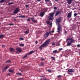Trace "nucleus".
I'll use <instances>...</instances> for the list:
<instances>
[{
	"label": "nucleus",
	"instance_id": "nucleus-1",
	"mask_svg": "<svg viewBox=\"0 0 80 80\" xmlns=\"http://www.w3.org/2000/svg\"><path fill=\"white\" fill-rule=\"evenodd\" d=\"M66 42L67 43V46H70L72 43H74L75 41L74 39L72 38H68L66 40Z\"/></svg>",
	"mask_w": 80,
	"mask_h": 80
},
{
	"label": "nucleus",
	"instance_id": "nucleus-2",
	"mask_svg": "<svg viewBox=\"0 0 80 80\" xmlns=\"http://www.w3.org/2000/svg\"><path fill=\"white\" fill-rule=\"evenodd\" d=\"M75 72V69L72 68L68 69V74L70 75H73V73H72Z\"/></svg>",
	"mask_w": 80,
	"mask_h": 80
},
{
	"label": "nucleus",
	"instance_id": "nucleus-3",
	"mask_svg": "<svg viewBox=\"0 0 80 80\" xmlns=\"http://www.w3.org/2000/svg\"><path fill=\"white\" fill-rule=\"evenodd\" d=\"M54 14H55L54 12H51L50 14L49 19L50 20H53V15H54Z\"/></svg>",
	"mask_w": 80,
	"mask_h": 80
},
{
	"label": "nucleus",
	"instance_id": "nucleus-4",
	"mask_svg": "<svg viewBox=\"0 0 80 80\" xmlns=\"http://www.w3.org/2000/svg\"><path fill=\"white\" fill-rule=\"evenodd\" d=\"M50 42V39H48L44 43H43L46 46V47L48 46V45L49 44Z\"/></svg>",
	"mask_w": 80,
	"mask_h": 80
},
{
	"label": "nucleus",
	"instance_id": "nucleus-5",
	"mask_svg": "<svg viewBox=\"0 0 80 80\" xmlns=\"http://www.w3.org/2000/svg\"><path fill=\"white\" fill-rule=\"evenodd\" d=\"M62 25H61L59 24L58 26V27L57 29V30H58V31H57V32L58 33H59L60 32V31H61V30H62Z\"/></svg>",
	"mask_w": 80,
	"mask_h": 80
},
{
	"label": "nucleus",
	"instance_id": "nucleus-6",
	"mask_svg": "<svg viewBox=\"0 0 80 80\" xmlns=\"http://www.w3.org/2000/svg\"><path fill=\"white\" fill-rule=\"evenodd\" d=\"M19 12H20V9L19 8H18L15 9L13 12V13H17Z\"/></svg>",
	"mask_w": 80,
	"mask_h": 80
},
{
	"label": "nucleus",
	"instance_id": "nucleus-7",
	"mask_svg": "<svg viewBox=\"0 0 80 80\" xmlns=\"http://www.w3.org/2000/svg\"><path fill=\"white\" fill-rule=\"evenodd\" d=\"M62 9H60L59 11H58L56 12V14L55 15V16L56 17V16H58L59 15V14H60L61 13H62Z\"/></svg>",
	"mask_w": 80,
	"mask_h": 80
},
{
	"label": "nucleus",
	"instance_id": "nucleus-8",
	"mask_svg": "<svg viewBox=\"0 0 80 80\" xmlns=\"http://www.w3.org/2000/svg\"><path fill=\"white\" fill-rule=\"evenodd\" d=\"M46 47L45 45H44V44L43 43L41 45L39 48L40 50H42V47Z\"/></svg>",
	"mask_w": 80,
	"mask_h": 80
},
{
	"label": "nucleus",
	"instance_id": "nucleus-9",
	"mask_svg": "<svg viewBox=\"0 0 80 80\" xmlns=\"http://www.w3.org/2000/svg\"><path fill=\"white\" fill-rule=\"evenodd\" d=\"M16 51L18 52H22V49L18 47L16 48Z\"/></svg>",
	"mask_w": 80,
	"mask_h": 80
},
{
	"label": "nucleus",
	"instance_id": "nucleus-10",
	"mask_svg": "<svg viewBox=\"0 0 80 80\" xmlns=\"http://www.w3.org/2000/svg\"><path fill=\"white\" fill-rule=\"evenodd\" d=\"M45 12H41L40 14V17H43V16H44V15H45Z\"/></svg>",
	"mask_w": 80,
	"mask_h": 80
},
{
	"label": "nucleus",
	"instance_id": "nucleus-11",
	"mask_svg": "<svg viewBox=\"0 0 80 80\" xmlns=\"http://www.w3.org/2000/svg\"><path fill=\"white\" fill-rule=\"evenodd\" d=\"M8 68H9V66H8L5 67L2 70V72H5L6 70Z\"/></svg>",
	"mask_w": 80,
	"mask_h": 80
},
{
	"label": "nucleus",
	"instance_id": "nucleus-12",
	"mask_svg": "<svg viewBox=\"0 0 80 80\" xmlns=\"http://www.w3.org/2000/svg\"><path fill=\"white\" fill-rule=\"evenodd\" d=\"M31 18L32 19L31 20L33 23H37V20H34L33 18Z\"/></svg>",
	"mask_w": 80,
	"mask_h": 80
},
{
	"label": "nucleus",
	"instance_id": "nucleus-13",
	"mask_svg": "<svg viewBox=\"0 0 80 80\" xmlns=\"http://www.w3.org/2000/svg\"><path fill=\"white\" fill-rule=\"evenodd\" d=\"M67 17L69 18L72 17V13L69 12L68 13V15L67 16Z\"/></svg>",
	"mask_w": 80,
	"mask_h": 80
},
{
	"label": "nucleus",
	"instance_id": "nucleus-14",
	"mask_svg": "<svg viewBox=\"0 0 80 80\" xmlns=\"http://www.w3.org/2000/svg\"><path fill=\"white\" fill-rule=\"evenodd\" d=\"M57 78L58 80H61L62 79V76L59 75L57 77Z\"/></svg>",
	"mask_w": 80,
	"mask_h": 80
},
{
	"label": "nucleus",
	"instance_id": "nucleus-15",
	"mask_svg": "<svg viewBox=\"0 0 80 80\" xmlns=\"http://www.w3.org/2000/svg\"><path fill=\"white\" fill-rule=\"evenodd\" d=\"M48 35H49V33L48 32H47L44 35L45 37H48Z\"/></svg>",
	"mask_w": 80,
	"mask_h": 80
},
{
	"label": "nucleus",
	"instance_id": "nucleus-16",
	"mask_svg": "<svg viewBox=\"0 0 80 80\" xmlns=\"http://www.w3.org/2000/svg\"><path fill=\"white\" fill-rule=\"evenodd\" d=\"M60 19H57L56 20V23H58V24L60 23Z\"/></svg>",
	"mask_w": 80,
	"mask_h": 80
},
{
	"label": "nucleus",
	"instance_id": "nucleus-17",
	"mask_svg": "<svg viewBox=\"0 0 80 80\" xmlns=\"http://www.w3.org/2000/svg\"><path fill=\"white\" fill-rule=\"evenodd\" d=\"M5 37V35L3 34L0 35V39H2V38H3Z\"/></svg>",
	"mask_w": 80,
	"mask_h": 80
},
{
	"label": "nucleus",
	"instance_id": "nucleus-18",
	"mask_svg": "<svg viewBox=\"0 0 80 80\" xmlns=\"http://www.w3.org/2000/svg\"><path fill=\"white\" fill-rule=\"evenodd\" d=\"M72 0H68V4H71L72 3Z\"/></svg>",
	"mask_w": 80,
	"mask_h": 80
},
{
	"label": "nucleus",
	"instance_id": "nucleus-19",
	"mask_svg": "<svg viewBox=\"0 0 80 80\" xmlns=\"http://www.w3.org/2000/svg\"><path fill=\"white\" fill-rule=\"evenodd\" d=\"M44 65V63L43 62H41L40 64H39V66H41L42 67V66H43Z\"/></svg>",
	"mask_w": 80,
	"mask_h": 80
},
{
	"label": "nucleus",
	"instance_id": "nucleus-20",
	"mask_svg": "<svg viewBox=\"0 0 80 80\" xmlns=\"http://www.w3.org/2000/svg\"><path fill=\"white\" fill-rule=\"evenodd\" d=\"M48 2V6H52V2H51L49 1Z\"/></svg>",
	"mask_w": 80,
	"mask_h": 80
},
{
	"label": "nucleus",
	"instance_id": "nucleus-21",
	"mask_svg": "<svg viewBox=\"0 0 80 80\" xmlns=\"http://www.w3.org/2000/svg\"><path fill=\"white\" fill-rule=\"evenodd\" d=\"M8 72H11V73H13L14 71H13V70H11V69H9L8 70Z\"/></svg>",
	"mask_w": 80,
	"mask_h": 80
},
{
	"label": "nucleus",
	"instance_id": "nucleus-22",
	"mask_svg": "<svg viewBox=\"0 0 80 80\" xmlns=\"http://www.w3.org/2000/svg\"><path fill=\"white\" fill-rule=\"evenodd\" d=\"M18 17L19 18H25L26 17L25 16L21 15V16H19Z\"/></svg>",
	"mask_w": 80,
	"mask_h": 80
},
{
	"label": "nucleus",
	"instance_id": "nucleus-23",
	"mask_svg": "<svg viewBox=\"0 0 80 80\" xmlns=\"http://www.w3.org/2000/svg\"><path fill=\"white\" fill-rule=\"evenodd\" d=\"M41 80H49V79L46 78H42L40 79Z\"/></svg>",
	"mask_w": 80,
	"mask_h": 80
},
{
	"label": "nucleus",
	"instance_id": "nucleus-24",
	"mask_svg": "<svg viewBox=\"0 0 80 80\" xmlns=\"http://www.w3.org/2000/svg\"><path fill=\"white\" fill-rule=\"evenodd\" d=\"M24 33H25L26 34H28L29 33V30H28L26 31H25L24 32Z\"/></svg>",
	"mask_w": 80,
	"mask_h": 80
},
{
	"label": "nucleus",
	"instance_id": "nucleus-25",
	"mask_svg": "<svg viewBox=\"0 0 80 80\" xmlns=\"http://www.w3.org/2000/svg\"><path fill=\"white\" fill-rule=\"evenodd\" d=\"M16 75H18L19 76V77H20V76H21L22 75V73H16Z\"/></svg>",
	"mask_w": 80,
	"mask_h": 80
},
{
	"label": "nucleus",
	"instance_id": "nucleus-26",
	"mask_svg": "<svg viewBox=\"0 0 80 80\" xmlns=\"http://www.w3.org/2000/svg\"><path fill=\"white\" fill-rule=\"evenodd\" d=\"M33 52H35V51H32L29 52V55H30V54H32V53H33Z\"/></svg>",
	"mask_w": 80,
	"mask_h": 80
},
{
	"label": "nucleus",
	"instance_id": "nucleus-27",
	"mask_svg": "<svg viewBox=\"0 0 80 80\" xmlns=\"http://www.w3.org/2000/svg\"><path fill=\"white\" fill-rule=\"evenodd\" d=\"M10 51L13 52V51H14V49H13V48H10Z\"/></svg>",
	"mask_w": 80,
	"mask_h": 80
},
{
	"label": "nucleus",
	"instance_id": "nucleus-28",
	"mask_svg": "<svg viewBox=\"0 0 80 80\" xmlns=\"http://www.w3.org/2000/svg\"><path fill=\"white\" fill-rule=\"evenodd\" d=\"M11 61L10 60H8L7 61L5 62V63H10Z\"/></svg>",
	"mask_w": 80,
	"mask_h": 80
},
{
	"label": "nucleus",
	"instance_id": "nucleus-29",
	"mask_svg": "<svg viewBox=\"0 0 80 80\" xmlns=\"http://www.w3.org/2000/svg\"><path fill=\"white\" fill-rule=\"evenodd\" d=\"M13 3H14L13 2L9 3L8 4V5L9 6V5H10L13 4Z\"/></svg>",
	"mask_w": 80,
	"mask_h": 80
},
{
	"label": "nucleus",
	"instance_id": "nucleus-30",
	"mask_svg": "<svg viewBox=\"0 0 80 80\" xmlns=\"http://www.w3.org/2000/svg\"><path fill=\"white\" fill-rule=\"evenodd\" d=\"M5 0H1L0 1V3H3V2L5 1Z\"/></svg>",
	"mask_w": 80,
	"mask_h": 80
},
{
	"label": "nucleus",
	"instance_id": "nucleus-31",
	"mask_svg": "<svg viewBox=\"0 0 80 80\" xmlns=\"http://www.w3.org/2000/svg\"><path fill=\"white\" fill-rule=\"evenodd\" d=\"M19 46H20V47H24V44H19Z\"/></svg>",
	"mask_w": 80,
	"mask_h": 80
},
{
	"label": "nucleus",
	"instance_id": "nucleus-32",
	"mask_svg": "<svg viewBox=\"0 0 80 80\" xmlns=\"http://www.w3.org/2000/svg\"><path fill=\"white\" fill-rule=\"evenodd\" d=\"M27 55H28V54H27V55H25L22 58H27Z\"/></svg>",
	"mask_w": 80,
	"mask_h": 80
},
{
	"label": "nucleus",
	"instance_id": "nucleus-33",
	"mask_svg": "<svg viewBox=\"0 0 80 80\" xmlns=\"http://www.w3.org/2000/svg\"><path fill=\"white\" fill-rule=\"evenodd\" d=\"M58 52L57 50H55L53 51V53H57Z\"/></svg>",
	"mask_w": 80,
	"mask_h": 80
},
{
	"label": "nucleus",
	"instance_id": "nucleus-34",
	"mask_svg": "<svg viewBox=\"0 0 80 80\" xmlns=\"http://www.w3.org/2000/svg\"><path fill=\"white\" fill-rule=\"evenodd\" d=\"M51 58H52V60H55V57H51Z\"/></svg>",
	"mask_w": 80,
	"mask_h": 80
},
{
	"label": "nucleus",
	"instance_id": "nucleus-35",
	"mask_svg": "<svg viewBox=\"0 0 80 80\" xmlns=\"http://www.w3.org/2000/svg\"><path fill=\"white\" fill-rule=\"evenodd\" d=\"M56 45H57V46H60V44L58 42L56 44Z\"/></svg>",
	"mask_w": 80,
	"mask_h": 80
},
{
	"label": "nucleus",
	"instance_id": "nucleus-36",
	"mask_svg": "<svg viewBox=\"0 0 80 80\" xmlns=\"http://www.w3.org/2000/svg\"><path fill=\"white\" fill-rule=\"evenodd\" d=\"M52 45L53 46H54V45H55V43L53 42L52 43Z\"/></svg>",
	"mask_w": 80,
	"mask_h": 80
},
{
	"label": "nucleus",
	"instance_id": "nucleus-37",
	"mask_svg": "<svg viewBox=\"0 0 80 80\" xmlns=\"http://www.w3.org/2000/svg\"><path fill=\"white\" fill-rule=\"evenodd\" d=\"M47 71L49 72H52V70H51V69H48L47 70Z\"/></svg>",
	"mask_w": 80,
	"mask_h": 80
},
{
	"label": "nucleus",
	"instance_id": "nucleus-38",
	"mask_svg": "<svg viewBox=\"0 0 80 80\" xmlns=\"http://www.w3.org/2000/svg\"><path fill=\"white\" fill-rule=\"evenodd\" d=\"M50 33H54V30H52V31L49 32V33L50 34Z\"/></svg>",
	"mask_w": 80,
	"mask_h": 80
},
{
	"label": "nucleus",
	"instance_id": "nucleus-39",
	"mask_svg": "<svg viewBox=\"0 0 80 80\" xmlns=\"http://www.w3.org/2000/svg\"><path fill=\"white\" fill-rule=\"evenodd\" d=\"M20 39L21 40H24V39H23V38H20Z\"/></svg>",
	"mask_w": 80,
	"mask_h": 80
},
{
	"label": "nucleus",
	"instance_id": "nucleus-40",
	"mask_svg": "<svg viewBox=\"0 0 80 80\" xmlns=\"http://www.w3.org/2000/svg\"><path fill=\"white\" fill-rule=\"evenodd\" d=\"M77 13H75L74 14V17H76L77 16Z\"/></svg>",
	"mask_w": 80,
	"mask_h": 80
},
{
	"label": "nucleus",
	"instance_id": "nucleus-41",
	"mask_svg": "<svg viewBox=\"0 0 80 80\" xmlns=\"http://www.w3.org/2000/svg\"><path fill=\"white\" fill-rule=\"evenodd\" d=\"M27 20L28 22H30V18H28L27 19Z\"/></svg>",
	"mask_w": 80,
	"mask_h": 80
},
{
	"label": "nucleus",
	"instance_id": "nucleus-42",
	"mask_svg": "<svg viewBox=\"0 0 80 80\" xmlns=\"http://www.w3.org/2000/svg\"><path fill=\"white\" fill-rule=\"evenodd\" d=\"M77 47L80 48V44H78L77 45Z\"/></svg>",
	"mask_w": 80,
	"mask_h": 80
},
{
	"label": "nucleus",
	"instance_id": "nucleus-43",
	"mask_svg": "<svg viewBox=\"0 0 80 80\" xmlns=\"http://www.w3.org/2000/svg\"><path fill=\"white\" fill-rule=\"evenodd\" d=\"M54 9H55V10H57V7H54Z\"/></svg>",
	"mask_w": 80,
	"mask_h": 80
},
{
	"label": "nucleus",
	"instance_id": "nucleus-44",
	"mask_svg": "<svg viewBox=\"0 0 80 80\" xmlns=\"http://www.w3.org/2000/svg\"><path fill=\"white\" fill-rule=\"evenodd\" d=\"M63 50V48H59V51H61V50Z\"/></svg>",
	"mask_w": 80,
	"mask_h": 80
},
{
	"label": "nucleus",
	"instance_id": "nucleus-45",
	"mask_svg": "<svg viewBox=\"0 0 80 80\" xmlns=\"http://www.w3.org/2000/svg\"><path fill=\"white\" fill-rule=\"evenodd\" d=\"M45 2H50V0H45Z\"/></svg>",
	"mask_w": 80,
	"mask_h": 80
},
{
	"label": "nucleus",
	"instance_id": "nucleus-46",
	"mask_svg": "<svg viewBox=\"0 0 80 80\" xmlns=\"http://www.w3.org/2000/svg\"><path fill=\"white\" fill-rule=\"evenodd\" d=\"M49 23H50V21H47V24H49Z\"/></svg>",
	"mask_w": 80,
	"mask_h": 80
},
{
	"label": "nucleus",
	"instance_id": "nucleus-47",
	"mask_svg": "<svg viewBox=\"0 0 80 80\" xmlns=\"http://www.w3.org/2000/svg\"><path fill=\"white\" fill-rule=\"evenodd\" d=\"M14 24L11 23L9 24V25H14Z\"/></svg>",
	"mask_w": 80,
	"mask_h": 80
},
{
	"label": "nucleus",
	"instance_id": "nucleus-48",
	"mask_svg": "<svg viewBox=\"0 0 80 80\" xmlns=\"http://www.w3.org/2000/svg\"><path fill=\"white\" fill-rule=\"evenodd\" d=\"M25 5L26 7V8H27L28 7V5L26 4Z\"/></svg>",
	"mask_w": 80,
	"mask_h": 80
},
{
	"label": "nucleus",
	"instance_id": "nucleus-49",
	"mask_svg": "<svg viewBox=\"0 0 80 80\" xmlns=\"http://www.w3.org/2000/svg\"><path fill=\"white\" fill-rule=\"evenodd\" d=\"M35 43H36V45H37V43H38V41H36L35 42Z\"/></svg>",
	"mask_w": 80,
	"mask_h": 80
},
{
	"label": "nucleus",
	"instance_id": "nucleus-50",
	"mask_svg": "<svg viewBox=\"0 0 80 80\" xmlns=\"http://www.w3.org/2000/svg\"><path fill=\"white\" fill-rule=\"evenodd\" d=\"M10 75H11V74L10 73H8L7 74V75H8V76H10Z\"/></svg>",
	"mask_w": 80,
	"mask_h": 80
},
{
	"label": "nucleus",
	"instance_id": "nucleus-51",
	"mask_svg": "<svg viewBox=\"0 0 80 80\" xmlns=\"http://www.w3.org/2000/svg\"><path fill=\"white\" fill-rule=\"evenodd\" d=\"M19 70L20 71H21V72H23V70H21L20 69H19Z\"/></svg>",
	"mask_w": 80,
	"mask_h": 80
},
{
	"label": "nucleus",
	"instance_id": "nucleus-52",
	"mask_svg": "<svg viewBox=\"0 0 80 80\" xmlns=\"http://www.w3.org/2000/svg\"><path fill=\"white\" fill-rule=\"evenodd\" d=\"M41 0H37V1H38V2H40V1H41Z\"/></svg>",
	"mask_w": 80,
	"mask_h": 80
},
{
	"label": "nucleus",
	"instance_id": "nucleus-53",
	"mask_svg": "<svg viewBox=\"0 0 80 80\" xmlns=\"http://www.w3.org/2000/svg\"><path fill=\"white\" fill-rule=\"evenodd\" d=\"M2 47H5V45H2Z\"/></svg>",
	"mask_w": 80,
	"mask_h": 80
},
{
	"label": "nucleus",
	"instance_id": "nucleus-54",
	"mask_svg": "<svg viewBox=\"0 0 80 80\" xmlns=\"http://www.w3.org/2000/svg\"><path fill=\"white\" fill-rule=\"evenodd\" d=\"M42 60H44V59L43 58H42L41 59Z\"/></svg>",
	"mask_w": 80,
	"mask_h": 80
},
{
	"label": "nucleus",
	"instance_id": "nucleus-55",
	"mask_svg": "<svg viewBox=\"0 0 80 80\" xmlns=\"http://www.w3.org/2000/svg\"><path fill=\"white\" fill-rule=\"evenodd\" d=\"M65 33H66V34H67V31H65Z\"/></svg>",
	"mask_w": 80,
	"mask_h": 80
},
{
	"label": "nucleus",
	"instance_id": "nucleus-56",
	"mask_svg": "<svg viewBox=\"0 0 80 80\" xmlns=\"http://www.w3.org/2000/svg\"><path fill=\"white\" fill-rule=\"evenodd\" d=\"M14 20L15 21H17V19H14Z\"/></svg>",
	"mask_w": 80,
	"mask_h": 80
},
{
	"label": "nucleus",
	"instance_id": "nucleus-57",
	"mask_svg": "<svg viewBox=\"0 0 80 80\" xmlns=\"http://www.w3.org/2000/svg\"><path fill=\"white\" fill-rule=\"evenodd\" d=\"M50 25H52V23H50Z\"/></svg>",
	"mask_w": 80,
	"mask_h": 80
},
{
	"label": "nucleus",
	"instance_id": "nucleus-58",
	"mask_svg": "<svg viewBox=\"0 0 80 80\" xmlns=\"http://www.w3.org/2000/svg\"><path fill=\"white\" fill-rule=\"evenodd\" d=\"M55 0V1H56V2H57V1H58V0Z\"/></svg>",
	"mask_w": 80,
	"mask_h": 80
},
{
	"label": "nucleus",
	"instance_id": "nucleus-59",
	"mask_svg": "<svg viewBox=\"0 0 80 80\" xmlns=\"http://www.w3.org/2000/svg\"><path fill=\"white\" fill-rule=\"evenodd\" d=\"M66 54H67V55H69V53H68V54L66 53Z\"/></svg>",
	"mask_w": 80,
	"mask_h": 80
},
{
	"label": "nucleus",
	"instance_id": "nucleus-60",
	"mask_svg": "<svg viewBox=\"0 0 80 80\" xmlns=\"http://www.w3.org/2000/svg\"><path fill=\"white\" fill-rule=\"evenodd\" d=\"M55 10H54V12H55Z\"/></svg>",
	"mask_w": 80,
	"mask_h": 80
},
{
	"label": "nucleus",
	"instance_id": "nucleus-61",
	"mask_svg": "<svg viewBox=\"0 0 80 80\" xmlns=\"http://www.w3.org/2000/svg\"><path fill=\"white\" fill-rule=\"evenodd\" d=\"M79 55L80 56V53H79Z\"/></svg>",
	"mask_w": 80,
	"mask_h": 80
},
{
	"label": "nucleus",
	"instance_id": "nucleus-62",
	"mask_svg": "<svg viewBox=\"0 0 80 80\" xmlns=\"http://www.w3.org/2000/svg\"><path fill=\"white\" fill-rule=\"evenodd\" d=\"M0 25H1V23H0Z\"/></svg>",
	"mask_w": 80,
	"mask_h": 80
},
{
	"label": "nucleus",
	"instance_id": "nucleus-63",
	"mask_svg": "<svg viewBox=\"0 0 80 80\" xmlns=\"http://www.w3.org/2000/svg\"><path fill=\"white\" fill-rule=\"evenodd\" d=\"M79 20H80V18H79Z\"/></svg>",
	"mask_w": 80,
	"mask_h": 80
},
{
	"label": "nucleus",
	"instance_id": "nucleus-64",
	"mask_svg": "<svg viewBox=\"0 0 80 80\" xmlns=\"http://www.w3.org/2000/svg\"><path fill=\"white\" fill-rule=\"evenodd\" d=\"M35 51H37V50H36Z\"/></svg>",
	"mask_w": 80,
	"mask_h": 80
}]
</instances>
